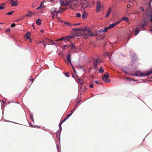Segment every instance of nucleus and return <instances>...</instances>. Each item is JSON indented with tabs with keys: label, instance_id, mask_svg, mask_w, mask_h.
<instances>
[{
	"label": "nucleus",
	"instance_id": "obj_41",
	"mask_svg": "<svg viewBox=\"0 0 152 152\" xmlns=\"http://www.w3.org/2000/svg\"><path fill=\"white\" fill-rule=\"evenodd\" d=\"M28 13L30 14L31 15H34V13L32 12L31 11H28Z\"/></svg>",
	"mask_w": 152,
	"mask_h": 152
},
{
	"label": "nucleus",
	"instance_id": "obj_50",
	"mask_svg": "<svg viewBox=\"0 0 152 152\" xmlns=\"http://www.w3.org/2000/svg\"><path fill=\"white\" fill-rule=\"evenodd\" d=\"M6 5V4L5 3H2L1 4V6H4Z\"/></svg>",
	"mask_w": 152,
	"mask_h": 152
},
{
	"label": "nucleus",
	"instance_id": "obj_26",
	"mask_svg": "<svg viewBox=\"0 0 152 152\" xmlns=\"http://www.w3.org/2000/svg\"><path fill=\"white\" fill-rule=\"evenodd\" d=\"M99 72H101V73H102L104 72V70L103 69L102 67H101L99 69Z\"/></svg>",
	"mask_w": 152,
	"mask_h": 152
},
{
	"label": "nucleus",
	"instance_id": "obj_25",
	"mask_svg": "<svg viewBox=\"0 0 152 152\" xmlns=\"http://www.w3.org/2000/svg\"><path fill=\"white\" fill-rule=\"evenodd\" d=\"M82 18L83 19H85L86 18L87 16H86V14L84 12L82 14Z\"/></svg>",
	"mask_w": 152,
	"mask_h": 152
},
{
	"label": "nucleus",
	"instance_id": "obj_2",
	"mask_svg": "<svg viewBox=\"0 0 152 152\" xmlns=\"http://www.w3.org/2000/svg\"><path fill=\"white\" fill-rule=\"evenodd\" d=\"M74 37V36H67V48H69V50L70 48L71 49V52H74L75 50V47L73 44V43L72 42L68 41V39L71 38H72ZM70 52L69 51V53Z\"/></svg>",
	"mask_w": 152,
	"mask_h": 152
},
{
	"label": "nucleus",
	"instance_id": "obj_60",
	"mask_svg": "<svg viewBox=\"0 0 152 152\" xmlns=\"http://www.w3.org/2000/svg\"><path fill=\"white\" fill-rule=\"evenodd\" d=\"M32 121L34 122V119L33 118V119H32Z\"/></svg>",
	"mask_w": 152,
	"mask_h": 152
},
{
	"label": "nucleus",
	"instance_id": "obj_35",
	"mask_svg": "<svg viewBox=\"0 0 152 152\" xmlns=\"http://www.w3.org/2000/svg\"><path fill=\"white\" fill-rule=\"evenodd\" d=\"M15 26V24L14 23L12 24L11 26V27H14Z\"/></svg>",
	"mask_w": 152,
	"mask_h": 152
},
{
	"label": "nucleus",
	"instance_id": "obj_51",
	"mask_svg": "<svg viewBox=\"0 0 152 152\" xmlns=\"http://www.w3.org/2000/svg\"><path fill=\"white\" fill-rule=\"evenodd\" d=\"M30 80H31V83H32L33 82L34 79L31 78Z\"/></svg>",
	"mask_w": 152,
	"mask_h": 152
},
{
	"label": "nucleus",
	"instance_id": "obj_16",
	"mask_svg": "<svg viewBox=\"0 0 152 152\" xmlns=\"http://www.w3.org/2000/svg\"><path fill=\"white\" fill-rule=\"evenodd\" d=\"M66 120V118H65L64 120H63L62 121H61L60 122L59 124V129H61V125Z\"/></svg>",
	"mask_w": 152,
	"mask_h": 152
},
{
	"label": "nucleus",
	"instance_id": "obj_37",
	"mask_svg": "<svg viewBox=\"0 0 152 152\" xmlns=\"http://www.w3.org/2000/svg\"><path fill=\"white\" fill-rule=\"evenodd\" d=\"M93 84H91V85H89V86L90 87V88H93Z\"/></svg>",
	"mask_w": 152,
	"mask_h": 152
},
{
	"label": "nucleus",
	"instance_id": "obj_6",
	"mask_svg": "<svg viewBox=\"0 0 152 152\" xmlns=\"http://www.w3.org/2000/svg\"><path fill=\"white\" fill-rule=\"evenodd\" d=\"M147 24V21L145 20H142L140 22L139 26L141 28L143 29Z\"/></svg>",
	"mask_w": 152,
	"mask_h": 152
},
{
	"label": "nucleus",
	"instance_id": "obj_47",
	"mask_svg": "<svg viewBox=\"0 0 152 152\" xmlns=\"http://www.w3.org/2000/svg\"><path fill=\"white\" fill-rule=\"evenodd\" d=\"M97 61H97L98 62V63H101V61L99 60H98L97 59Z\"/></svg>",
	"mask_w": 152,
	"mask_h": 152
},
{
	"label": "nucleus",
	"instance_id": "obj_9",
	"mask_svg": "<svg viewBox=\"0 0 152 152\" xmlns=\"http://www.w3.org/2000/svg\"><path fill=\"white\" fill-rule=\"evenodd\" d=\"M11 2L10 3L12 7H16L17 6L18 4V1L15 0L14 1V0H10Z\"/></svg>",
	"mask_w": 152,
	"mask_h": 152
},
{
	"label": "nucleus",
	"instance_id": "obj_31",
	"mask_svg": "<svg viewBox=\"0 0 152 152\" xmlns=\"http://www.w3.org/2000/svg\"><path fill=\"white\" fill-rule=\"evenodd\" d=\"M140 75L142 76H146L147 75H146V74H144L142 73H140Z\"/></svg>",
	"mask_w": 152,
	"mask_h": 152
},
{
	"label": "nucleus",
	"instance_id": "obj_20",
	"mask_svg": "<svg viewBox=\"0 0 152 152\" xmlns=\"http://www.w3.org/2000/svg\"><path fill=\"white\" fill-rule=\"evenodd\" d=\"M41 20L40 19H37L36 21V24L39 25H41Z\"/></svg>",
	"mask_w": 152,
	"mask_h": 152
},
{
	"label": "nucleus",
	"instance_id": "obj_42",
	"mask_svg": "<svg viewBox=\"0 0 152 152\" xmlns=\"http://www.w3.org/2000/svg\"><path fill=\"white\" fill-rule=\"evenodd\" d=\"M71 26L72 25L70 23H67V26Z\"/></svg>",
	"mask_w": 152,
	"mask_h": 152
},
{
	"label": "nucleus",
	"instance_id": "obj_40",
	"mask_svg": "<svg viewBox=\"0 0 152 152\" xmlns=\"http://www.w3.org/2000/svg\"><path fill=\"white\" fill-rule=\"evenodd\" d=\"M66 46V45H65L62 48V49L63 50H65V47Z\"/></svg>",
	"mask_w": 152,
	"mask_h": 152
},
{
	"label": "nucleus",
	"instance_id": "obj_44",
	"mask_svg": "<svg viewBox=\"0 0 152 152\" xmlns=\"http://www.w3.org/2000/svg\"><path fill=\"white\" fill-rule=\"evenodd\" d=\"M10 28H8L6 30V32H10Z\"/></svg>",
	"mask_w": 152,
	"mask_h": 152
},
{
	"label": "nucleus",
	"instance_id": "obj_27",
	"mask_svg": "<svg viewBox=\"0 0 152 152\" xmlns=\"http://www.w3.org/2000/svg\"><path fill=\"white\" fill-rule=\"evenodd\" d=\"M76 16L78 18L80 17L81 16V14L80 13H77L75 14Z\"/></svg>",
	"mask_w": 152,
	"mask_h": 152
},
{
	"label": "nucleus",
	"instance_id": "obj_15",
	"mask_svg": "<svg viewBox=\"0 0 152 152\" xmlns=\"http://www.w3.org/2000/svg\"><path fill=\"white\" fill-rule=\"evenodd\" d=\"M107 31V28H105L104 29H101L99 30L98 31L99 33H104Z\"/></svg>",
	"mask_w": 152,
	"mask_h": 152
},
{
	"label": "nucleus",
	"instance_id": "obj_33",
	"mask_svg": "<svg viewBox=\"0 0 152 152\" xmlns=\"http://www.w3.org/2000/svg\"><path fill=\"white\" fill-rule=\"evenodd\" d=\"M83 81L80 79H79V83L80 84H82L83 83Z\"/></svg>",
	"mask_w": 152,
	"mask_h": 152
},
{
	"label": "nucleus",
	"instance_id": "obj_4",
	"mask_svg": "<svg viewBox=\"0 0 152 152\" xmlns=\"http://www.w3.org/2000/svg\"><path fill=\"white\" fill-rule=\"evenodd\" d=\"M60 2L61 5L60 10L62 12L63 10H65L66 9V0H60Z\"/></svg>",
	"mask_w": 152,
	"mask_h": 152
},
{
	"label": "nucleus",
	"instance_id": "obj_64",
	"mask_svg": "<svg viewBox=\"0 0 152 152\" xmlns=\"http://www.w3.org/2000/svg\"><path fill=\"white\" fill-rule=\"evenodd\" d=\"M91 77H92V78L93 77V76H92Z\"/></svg>",
	"mask_w": 152,
	"mask_h": 152
},
{
	"label": "nucleus",
	"instance_id": "obj_49",
	"mask_svg": "<svg viewBox=\"0 0 152 152\" xmlns=\"http://www.w3.org/2000/svg\"><path fill=\"white\" fill-rule=\"evenodd\" d=\"M134 75L136 76H139V75L137 74H135Z\"/></svg>",
	"mask_w": 152,
	"mask_h": 152
},
{
	"label": "nucleus",
	"instance_id": "obj_59",
	"mask_svg": "<svg viewBox=\"0 0 152 152\" xmlns=\"http://www.w3.org/2000/svg\"><path fill=\"white\" fill-rule=\"evenodd\" d=\"M69 77V75L67 73V77Z\"/></svg>",
	"mask_w": 152,
	"mask_h": 152
},
{
	"label": "nucleus",
	"instance_id": "obj_10",
	"mask_svg": "<svg viewBox=\"0 0 152 152\" xmlns=\"http://www.w3.org/2000/svg\"><path fill=\"white\" fill-rule=\"evenodd\" d=\"M107 74H108V73H107ZM109 77V76L108 75H106V74H104L102 77V80L106 83H108V78Z\"/></svg>",
	"mask_w": 152,
	"mask_h": 152
},
{
	"label": "nucleus",
	"instance_id": "obj_24",
	"mask_svg": "<svg viewBox=\"0 0 152 152\" xmlns=\"http://www.w3.org/2000/svg\"><path fill=\"white\" fill-rule=\"evenodd\" d=\"M44 39H42V40L41 41H39V44H41V43H42L44 47H45V43H44Z\"/></svg>",
	"mask_w": 152,
	"mask_h": 152
},
{
	"label": "nucleus",
	"instance_id": "obj_29",
	"mask_svg": "<svg viewBox=\"0 0 152 152\" xmlns=\"http://www.w3.org/2000/svg\"><path fill=\"white\" fill-rule=\"evenodd\" d=\"M151 74H152V71H148L147 73H146V75H148Z\"/></svg>",
	"mask_w": 152,
	"mask_h": 152
},
{
	"label": "nucleus",
	"instance_id": "obj_43",
	"mask_svg": "<svg viewBox=\"0 0 152 152\" xmlns=\"http://www.w3.org/2000/svg\"><path fill=\"white\" fill-rule=\"evenodd\" d=\"M62 56V57H63V58L64 61H65V62H66V60L65 59V57H64V55H63Z\"/></svg>",
	"mask_w": 152,
	"mask_h": 152
},
{
	"label": "nucleus",
	"instance_id": "obj_38",
	"mask_svg": "<svg viewBox=\"0 0 152 152\" xmlns=\"http://www.w3.org/2000/svg\"><path fill=\"white\" fill-rule=\"evenodd\" d=\"M24 16L31 17V16L29 14H26V15Z\"/></svg>",
	"mask_w": 152,
	"mask_h": 152
},
{
	"label": "nucleus",
	"instance_id": "obj_5",
	"mask_svg": "<svg viewBox=\"0 0 152 152\" xmlns=\"http://www.w3.org/2000/svg\"><path fill=\"white\" fill-rule=\"evenodd\" d=\"M83 30L84 31V35H86L87 37L93 36L94 34L92 33L91 31L89 29H83Z\"/></svg>",
	"mask_w": 152,
	"mask_h": 152
},
{
	"label": "nucleus",
	"instance_id": "obj_53",
	"mask_svg": "<svg viewBox=\"0 0 152 152\" xmlns=\"http://www.w3.org/2000/svg\"><path fill=\"white\" fill-rule=\"evenodd\" d=\"M73 30H74V31H77V29H76L75 28H74L73 29Z\"/></svg>",
	"mask_w": 152,
	"mask_h": 152
},
{
	"label": "nucleus",
	"instance_id": "obj_3",
	"mask_svg": "<svg viewBox=\"0 0 152 152\" xmlns=\"http://www.w3.org/2000/svg\"><path fill=\"white\" fill-rule=\"evenodd\" d=\"M151 1L149 3V7L146 10V12L148 17L152 22V9L151 8Z\"/></svg>",
	"mask_w": 152,
	"mask_h": 152
},
{
	"label": "nucleus",
	"instance_id": "obj_23",
	"mask_svg": "<svg viewBox=\"0 0 152 152\" xmlns=\"http://www.w3.org/2000/svg\"><path fill=\"white\" fill-rule=\"evenodd\" d=\"M140 31V30L139 29H138V28L135 31V34H134V35L135 36H137L138 34L139 33Z\"/></svg>",
	"mask_w": 152,
	"mask_h": 152
},
{
	"label": "nucleus",
	"instance_id": "obj_30",
	"mask_svg": "<svg viewBox=\"0 0 152 152\" xmlns=\"http://www.w3.org/2000/svg\"><path fill=\"white\" fill-rule=\"evenodd\" d=\"M14 12V11H13L12 12H9L7 14V15H12V13Z\"/></svg>",
	"mask_w": 152,
	"mask_h": 152
},
{
	"label": "nucleus",
	"instance_id": "obj_52",
	"mask_svg": "<svg viewBox=\"0 0 152 152\" xmlns=\"http://www.w3.org/2000/svg\"><path fill=\"white\" fill-rule=\"evenodd\" d=\"M30 117L31 119H33V117L32 115L30 116Z\"/></svg>",
	"mask_w": 152,
	"mask_h": 152
},
{
	"label": "nucleus",
	"instance_id": "obj_48",
	"mask_svg": "<svg viewBox=\"0 0 152 152\" xmlns=\"http://www.w3.org/2000/svg\"><path fill=\"white\" fill-rule=\"evenodd\" d=\"M140 9H141L142 10V11H144V9H143V8H142V7H140Z\"/></svg>",
	"mask_w": 152,
	"mask_h": 152
},
{
	"label": "nucleus",
	"instance_id": "obj_11",
	"mask_svg": "<svg viewBox=\"0 0 152 152\" xmlns=\"http://www.w3.org/2000/svg\"><path fill=\"white\" fill-rule=\"evenodd\" d=\"M85 0L86 1L85 2H82L80 4V6L83 9H85L87 7L88 5L87 2L86 0Z\"/></svg>",
	"mask_w": 152,
	"mask_h": 152
},
{
	"label": "nucleus",
	"instance_id": "obj_54",
	"mask_svg": "<svg viewBox=\"0 0 152 152\" xmlns=\"http://www.w3.org/2000/svg\"><path fill=\"white\" fill-rule=\"evenodd\" d=\"M47 1H53L54 0H47Z\"/></svg>",
	"mask_w": 152,
	"mask_h": 152
},
{
	"label": "nucleus",
	"instance_id": "obj_8",
	"mask_svg": "<svg viewBox=\"0 0 152 152\" xmlns=\"http://www.w3.org/2000/svg\"><path fill=\"white\" fill-rule=\"evenodd\" d=\"M80 102V100H79L77 102V104H76L75 107H74V109L70 111V113L69 114L67 115V119L72 114L74 110H75L77 107L78 106H77V105Z\"/></svg>",
	"mask_w": 152,
	"mask_h": 152
},
{
	"label": "nucleus",
	"instance_id": "obj_61",
	"mask_svg": "<svg viewBox=\"0 0 152 152\" xmlns=\"http://www.w3.org/2000/svg\"><path fill=\"white\" fill-rule=\"evenodd\" d=\"M84 87L85 88H86V86H84Z\"/></svg>",
	"mask_w": 152,
	"mask_h": 152
},
{
	"label": "nucleus",
	"instance_id": "obj_57",
	"mask_svg": "<svg viewBox=\"0 0 152 152\" xmlns=\"http://www.w3.org/2000/svg\"><path fill=\"white\" fill-rule=\"evenodd\" d=\"M41 32H43V30H41Z\"/></svg>",
	"mask_w": 152,
	"mask_h": 152
},
{
	"label": "nucleus",
	"instance_id": "obj_12",
	"mask_svg": "<svg viewBox=\"0 0 152 152\" xmlns=\"http://www.w3.org/2000/svg\"><path fill=\"white\" fill-rule=\"evenodd\" d=\"M96 11L99 12L100 10L101 7L100 1H96Z\"/></svg>",
	"mask_w": 152,
	"mask_h": 152
},
{
	"label": "nucleus",
	"instance_id": "obj_46",
	"mask_svg": "<svg viewBox=\"0 0 152 152\" xmlns=\"http://www.w3.org/2000/svg\"><path fill=\"white\" fill-rule=\"evenodd\" d=\"M98 31H97L96 32L95 34H94V35L96 36V35H98Z\"/></svg>",
	"mask_w": 152,
	"mask_h": 152
},
{
	"label": "nucleus",
	"instance_id": "obj_32",
	"mask_svg": "<svg viewBox=\"0 0 152 152\" xmlns=\"http://www.w3.org/2000/svg\"><path fill=\"white\" fill-rule=\"evenodd\" d=\"M107 55L109 57L110 59V56L111 55V54L110 53H108L107 54Z\"/></svg>",
	"mask_w": 152,
	"mask_h": 152
},
{
	"label": "nucleus",
	"instance_id": "obj_63",
	"mask_svg": "<svg viewBox=\"0 0 152 152\" xmlns=\"http://www.w3.org/2000/svg\"><path fill=\"white\" fill-rule=\"evenodd\" d=\"M65 23H66V22H65Z\"/></svg>",
	"mask_w": 152,
	"mask_h": 152
},
{
	"label": "nucleus",
	"instance_id": "obj_55",
	"mask_svg": "<svg viewBox=\"0 0 152 152\" xmlns=\"http://www.w3.org/2000/svg\"><path fill=\"white\" fill-rule=\"evenodd\" d=\"M130 7V5H127V7L128 8H129Z\"/></svg>",
	"mask_w": 152,
	"mask_h": 152
},
{
	"label": "nucleus",
	"instance_id": "obj_19",
	"mask_svg": "<svg viewBox=\"0 0 152 152\" xmlns=\"http://www.w3.org/2000/svg\"><path fill=\"white\" fill-rule=\"evenodd\" d=\"M26 36L27 39H30L31 37V33L29 32H28L26 34Z\"/></svg>",
	"mask_w": 152,
	"mask_h": 152
},
{
	"label": "nucleus",
	"instance_id": "obj_1",
	"mask_svg": "<svg viewBox=\"0 0 152 152\" xmlns=\"http://www.w3.org/2000/svg\"><path fill=\"white\" fill-rule=\"evenodd\" d=\"M50 15L52 16V19H53L55 18H56L58 20H59L60 18L57 17V14L59 13L62 12L61 10L58 11L57 10V9L55 8H52L50 10Z\"/></svg>",
	"mask_w": 152,
	"mask_h": 152
},
{
	"label": "nucleus",
	"instance_id": "obj_28",
	"mask_svg": "<svg viewBox=\"0 0 152 152\" xmlns=\"http://www.w3.org/2000/svg\"><path fill=\"white\" fill-rule=\"evenodd\" d=\"M42 1L41 2L40 6L37 8V10H39L41 9L42 7Z\"/></svg>",
	"mask_w": 152,
	"mask_h": 152
},
{
	"label": "nucleus",
	"instance_id": "obj_45",
	"mask_svg": "<svg viewBox=\"0 0 152 152\" xmlns=\"http://www.w3.org/2000/svg\"><path fill=\"white\" fill-rule=\"evenodd\" d=\"M94 82L96 84H98L99 83V81H94Z\"/></svg>",
	"mask_w": 152,
	"mask_h": 152
},
{
	"label": "nucleus",
	"instance_id": "obj_34",
	"mask_svg": "<svg viewBox=\"0 0 152 152\" xmlns=\"http://www.w3.org/2000/svg\"><path fill=\"white\" fill-rule=\"evenodd\" d=\"M83 31V29H82L81 28H79L78 29H77V31Z\"/></svg>",
	"mask_w": 152,
	"mask_h": 152
},
{
	"label": "nucleus",
	"instance_id": "obj_13",
	"mask_svg": "<svg viewBox=\"0 0 152 152\" xmlns=\"http://www.w3.org/2000/svg\"><path fill=\"white\" fill-rule=\"evenodd\" d=\"M56 42H57L59 41H64V42L66 41V36L65 37H62L61 38L55 40Z\"/></svg>",
	"mask_w": 152,
	"mask_h": 152
},
{
	"label": "nucleus",
	"instance_id": "obj_14",
	"mask_svg": "<svg viewBox=\"0 0 152 152\" xmlns=\"http://www.w3.org/2000/svg\"><path fill=\"white\" fill-rule=\"evenodd\" d=\"M112 12V9L111 7H110L108 9L105 18H107L109 17L110 15V14Z\"/></svg>",
	"mask_w": 152,
	"mask_h": 152
},
{
	"label": "nucleus",
	"instance_id": "obj_7",
	"mask_svg": "<svg viewBox=\"0 0 152 152\" xmlns=\"http://www.w3.org/2000/svg\"><path fill=\"white\" fill-rule=\"evenodd\" d=\"M121 20L118 21L117 22H116L115 23H113L110 24V25L109 27H107V30L109 29H110L113 28L116 25L119 24L121 22Z\"/></svg>",
	"mask_w": 152,
	"mask_h": 152
},
{
	"label": "nucleus",
	"instance_id": "obj_39",
	"mask_svg": "<svg viewBox=\"0 0 152 152\" xmlns=\"http://www.w3.org/2000/svg\"><path fill=\"white\" fill-rule=\"evenodd\" d=\"M132 33H131L130 34H129L128 35V39H129L131 37V35H132Z\"/></svg>",
	"mask_w": 152,
	"mask_h": 152
},
{
	"label": "nucleus",
	"instance_id": "obj_21",
	"mask_svg": "<svg viewBox=\"0 0 152 152\" xmlns=\"http://www.w3.org/2000/svg\"><path fill=\"white\" fill-rule=\"evenodd\" d=\"M44 43H45V46H46V44L48 42H49V41H50V40L47 39V38H46L45 39H44Z\"/></svg>",
	"mask_w": 152,
	"mask_h": 152
},
{
	"label": "nucleus",
	"instance_id": "obj_36",
	"mask_svg": "<svg viewBox=\"0 0 152 152\" xmlns=\"http://www.w3.org/2000/svg\"><path fill=\"white\" fill-rule=\"evenodd\" d=\"M5 8V7H2L1 6H0V10H3Z\"/></svg>",
	"mask_w": 152,
	"mask_h": 152
},
{
	"label": "nucleus",
	"instance_id": "obj_17",
	"mask_svg": "<svg viewBox=\"0 0 152 152\" xmlns=\"http://www.w3.org/2000/svg\"><path fill=\"white\" fill-rule=\"evenodd\" d=\"M97 59H96L94 60L93 62V65L94 67L96 68L97 67V64L98 63Z\"/></svg>",
	"mask_w": 152,
	"mask_h": 152
},
{
	"label": "nucleus",
	"instance_id": "obj_62",
	"mask_svg": "<svg viewBox=\"0 0 152 152\" xmlns=\"http://www.w3.org/2000/svg\"><path fill=\"white\" fill-rule=\"evenodd\" d=\"M83 94V92H82V93H81V94Z\"/></svg>",
	"mask_w": 152,
	"mask_h": 152
},
{
	"label": "nucleus",
	"instance_id": "obj_22",
	"mask_svg": "<svg viewBox=\"0 0 152 152\" xmlns=\"http://www.w3.org/2000/svg\"><path fill=\"white\" fill-rule=\"evenodd\" d=\"M122 20H123L124 21H126L127 22H128L129 21V19L127 18L126 17H123L122 18Z\"/></svg>",
	"mask_w": 152,
	"mask_h": 152
},
{
	"label": "nucleus",
	"instance_id": "obj_56",
	"mask_svg": "<svg viewBox=\"0 0 152 152\" xmlns=\"http://www.w3.org/2000/svg\"><path fill=\"white\" fill-rule=\"evenodd\" d=\"M80 23H78V24H74V25H80Z\"/></svg>",
	"mask_w": 152,
	"mask_h": 152
},
{
	"label": "nucleus",
	"instance_id": "obj_58",
	"mask_svg": "<svg viewBox=\"0 0 152 152\" xmlns=\"http://www.w3.org/2000/svg\"><path fill=\"white\" fill-rule=\"evenodd\" d=\"M64 74L65 76H66V72Z\"/></svg>",
	"mask_w": 152,
	"mask_h": 152
},
{
	"label": "nucleus",
	"instance_id": "obj_18",
	"mask_svg": "<svg viewBox=\"0 0 152 152\" xmlns=\"http://www.w3.org/2000/svg\"><path fill=\"white\" fill-rule=\"evenodd\" d=\"M70 57L71 56L69 54H68L67 55V61L70 63L71 65H72L71 62L70 60Z\"/></svg>",
	"mask_w": 152,
	"mask_h": 152
}]
</instances>
